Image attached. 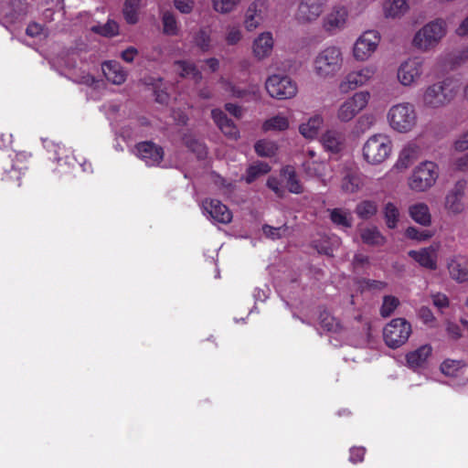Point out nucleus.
Returning a JSON list of instances; mask_svg holds the SVG:
<instances>
[{
    "mask_svg": "<svg viewBox=\"0 0 468 468\" xmlns=\"http://www.w3.org/2000/svg\"><path fill=\"white\" fill-rule=\"evenodd\" d=\"M370 98L371 94L367 90L354 92L338 106L336 119L340 122H349L367 107Z\"/></svg>",
    "mask_w": 468,
    "mask_h": 468,
    "instance_id": "nucleus-11",
    "label": "nucleus"
},
{
    "mask_svg": "<svg viewBox=\"0 0 468 468\" xmlns=\"http://www.w3.org/2000/svg\"><path fill=\"white\" fill-rule=\"evenodd\" d=\"M440 247V243H432L429 247L410 250L408 255L421 267L434 271L438 266Z\"/></svg>",
    "mask_w": 468,
    "mask_h": 468,
    "instance_id": "nucleus-20",
    "label": "nucleus"
},
{
    "mask_svg": "<svg viewBox=\"0 0 468 468\" xmlns=\"http://www.w3.org/2000/svg\"><path fill=\"white\" fill-rule=\"evenodd\" d=\"M141 0H125L123 16L127 23L135 24L138 21V11Z\"/></svg>",
    "mask_w": 468,
    "mask_h": 468,
    "instance_id": "nucleus-43",
    "label": "nucleus"
},
{
    "mask_svg": "<svg viewBox=\"0 0 468 468\" xmlns=\"http://www.w3.org/2000/svg\"><path fill=\"white\" fill-rule=\"evenodd\" d=\"M439 177V167L431 161L420 163L409 177V187L415 192H424L433 186Z\"/></svg>",
    "mask_w": 468,
    "mask_h": 468,
    "instance_id": "nucleus-7",
    "label": "nucleus"
},
{
    "mask_svg": "<svg viewBox=\"0 0 468 468\" xmlns=\"http://www.w3.org/2000/svg\"><path fill=\"white\" fill-rule=\"evenodd\" d=\"M405 235L410 239H416L418 241H424L431 238L432 233L428 230H420L415 227H409L406 229Z\"/></svg>",
    "mask_w": 468,
    "mask_h": 468,
    "instance_id": "nucleus-55",
    "label": "nucleus"
},
{
    "mask_svg": "<svg viewBox=\"0 0 468 468\" xmlns=\"http://www.w3.org/2000/svg\"><path fill=\"white\" fill-rule=\"evenodd\" d=\"M105 78L115 85L122 84L127 77V72L117 61L110 60L101 65Z\"/></svg>",
    "mask_w": 468,
    "mask_h": 468,
    "instance_id": "nucleus-26",
    "label": "nucleus"
},
{
    "mask_svg": "<svg viewBox=\"0 0 468 468\" xmlns=\"http://www.w3.org/2000/svg\"><path fill=\"white\" fill-rule=\"evenodd\" d=\"M389 127L399 133H408L415 129L418 115L415 106L407 101L392 105L387 113Z\"/></svg>",
    "mask_w": 468,
    "mask_h": 468,
    "instance_id": "nucleus-4",
    "label": "nucleus"
},
{
    "mask_svg": "<svg viewBox=\"0 0 468 468\" xmlns=\"http://www.w3.org/2000/svg\"><path fill=\"white\" fill-rule=\"evenodd\" d=\"M377 205L372 201H362L356 206V212L361 218H369L377 213Z\"/></svg>",
    "mask_w": 468,
    "mask_h": 468,
    "instance_id": "nucleus-51",
    "label": "nucleus"
},
{
    "mask_svg": "<svg viewBox=\"0 0 468 468\" xmlns=\"http://www.w3.org/2000/svg\"><path fill=\"white\" fill-rule=\"evenodd\" d=\"M411 334V325L403 318L391 320L383 330L386 344L391 348H397L407 342Z\"/></svg>",
    "mask_w": 468,
    "mask_h": 468,
    "instance_id": "nucleus-13",
    "label": "nucleus"
},
{
    "mask_svg": "<svg viewBox=\"0 0 468 468\" xmlns=\"http://www.w3.org/2000/svg\"><path fill=\"white\" fill-rule=\"evenodd\" d=\"M378 76V67L367 64L356 68L346 74L339 83V90L343 94L366 87L373 83Z\"/></svg>",
    "mask_w": 468,
    "mask_h": 468,
    "instance_id": "nucleus-5",
    "label": "nucleus"
},
{
    "mask_svg": "<svg viewBox=\"0 0 468 468\" xmlns=\"http://www.w3.org/2000/svg\"><path fill=\"white\" fill-rule=\"evenodd\" d=\"M201 209L203 215L214 223L228 224L232 219L231 211L218 199H205Z\"/></svg>",
    "mask_w": 468,
    "mask_h": 468,
    "instance_id": "nucleus-17",
    "label": "nucleus"
},
{
    "mask_svg": "<svg viewBox=\"0 0 468 468\" xmlns=\"http://www.w3.org/2000/svg\"><path fill=\"white\" fill-rule=\"evenodd\" d=\"M432 347L430 345H423L414 351L407 354L406 360L409 367L413 370L422 367L431 356Z\"/></svg>",
    "mask_w": 468,
    "mask_h": 468,
    "instance_id": "nucleus-27",
    "label": "nucleus"
},
{
    "mask_svg": "<svg viewBox=\"0 0 468 468\" xmlns=\"http://www.w3.org/2000/svg\"><path fill=\"white\" fill-rule=\"evenodd\" d=\"M319 324L321 327L330 333H341L342 326L339 322L328 312H323L319 315Z\"/></svg>",
    "mask_w": 468,
    "mask_h": 468,
    "instance_id": "nucleus-42",
    "label": "nucleus"
},
{
    "mask_svg": "<svg viewBox=\"0 0 468 468\" xmlns=\"http://www.w3.org/2000/svg\"><path fill=\"white\" fill-rule=\"evenodd\" d=\"M303 168L308 177H315L323 182L325 181L327 165L324 162L306 160L303 163Z\"/></svg>",
    "mask_w": 468,
    "mask_h": 468,
    "instance_id": "nucleus-36",
    "label": "nucleus"
},
{
    "mask_svg": "<svg viewBox=\"0 0 468 468\" xmlns=\"http://www.w3.org/2000/svg\"><path fill=\"white\" fill-rule=\"evenodd\" d=\"M138 55L137 48L133 47H129L125 50H123L121 54V58L127 63H131L133 61L135 57Z\"/></svg>",
    "mask_w": 468,
    "mask_h": 468,
    "instance_id": "nucleus-63",
    "label": "nucleus"
},
{
    "mask_svg": "<svg viewBox=\"0 0 468 468\" xmlns=\"http://www.w3.org/2000/svg\"><path fill=\"white\" fill-rule=\"evenodd\" d=\"M91 30L103 37H111L119 34V25L114 20L109 19L103 25L93 26Z\"/></svg>",
    "mask_w": 468,
    "mask_h": 468,
    "instance_id": "nucleus-47",
    "label": "nucleus"
},
{
    "mask_svg": "<svg viewBox=\"0 0 468 468\" xmlns=\"http://www.w3.org/2000/svg\"><path fill=\"white\" fill-rule=\"evenodd\" d=\"M186 144L199 159L207 155V147L199 140L196 138H186Z\"/></svg>",
    "mask_w": 468,
    "mask_h": 468,
    "instance_id": "nucleus-53",
    "label": "nucleus"
},
{
    "mask_svg": "<svg viewBox=\"0 0 468 468\" xmlns=\"http://www.w3.org/2000/svg\"><path fill=\"white\" fill-rule=\"evenodd\" d=\"M330 218L334 224L342 229H347L352 226V214L348 210L334 208L330 211Z\"/></svg>",
    "mask_w": 468,
    "mask_h": 468,
    "instance_id": "nucleus-40",
    "label": "nucleus"
},
{
    "mask_svg": "<svg viewBox=\"0 0 468 468\" xmlns=\"http://www.w3.org/2000/svg\"><path fill=\"white\" fill-rule=\"evenodd\" d=\"M262 231L266 237L271 238V239H276L285 234L287 227L282 226L279 228H273L269 225H264L262 227Z\"/></svg>",
    "mask_w": 468,
    "mask_h": 468,
    "instance_id": "nucleus-57",
    "label": "nucleus"
},
{
    "mask_svg": "<svg viewBox=\"0 0 468 468\" xmlns=\"http://www.w3.org/2000/svg\"><path fill=\"white\" fill-rule=\"evenodd\" d=\"M133 153L148 166L159 165L164 157L163 148L150 141L137 144Z\"/></svg>",
    "mask_w": 468,
    "mask_h": 468,
    "instance_id": "nucleus-18",
    "label": "nucleus"
},
{
    "mask_svg": "<svg viewBox=\"0 0 468 468\" xmlns=\"http://www.w3.org/2000/svg\"><path fill=\"white\" fill-rule=\"evenodd\" d=\"M267 5L263 0L253 1L247 8L244 17V26L250 32L259 27L265 20Z\"/></svg>",
    "mask_w": 468,
    "mask_h": 468,
    "instance_id": "nucleus-21",
    "label": "nucleus"
},
{
    "mask_svg": "<svg viewBox=\"0 0 468 468\" xmlns=\"http://www.w3.org/2000/svg\"><path fill=\"white\" fill-rule=\"evenodd\" d=\"M326 0H300L293 18L300 25L312 24L324 12Z\"/></svg>",
    "mask_w": 468,
    "mask_h": 468,
    "instance_id": "nucleus-15",
    "label": "nucleus"
},
{
    "mask_svg": "<svg viewBox=\"0 0 468 468\" xmlns=\"http://www.w3.org/2000/svg\"><path fill=\"white\" fill-rule=\"evenodd\" d=\"M464 366L462 360L446 359L441 365V371L445 376L454 377L463 370Z\"/></svg>",
    "mask_w": 468,
    "mask_h": 468,
    "instance_id": "nucleus-45",
    "label": "nucleus"
},
{
    "mask_svg": "<svg viewBox=\"0 0 468 468\" xmlns=\"http://www.w3.org/2000/svg\"><path fill=\"white\" fill-rule=\"evenodd\" d=\"M242 0H212L213 9L221 15L229 14L237 9Z\"/></svg>",
    "mask_w": 468,
    "mask_h": 468,
    "instance_id": "nucleus-44",
    "label": "nucleus"
},
{
    "mask_svg": "<svg viewBox=\"0 0 468 468\" xmlns=\"http://www.w3.org/2000/svg\"><path fill=\"white\" fill-rule=\"evenodd\" d=\"M453 167L460 172H468V153L459 156L453 161Z\"/></svg>",
    "mask_w": 468,
    "mask_h": 468,
    "instance_id": "nucleus-60",
    "label": "nucleus"
},
{
    "mask_svg": "<svg viewBox=\"0 0 468 468\" xmlns=\"http://www.w3.org/2000/svg\"><path fill=\"white\" fill-rule=\"evenodd\" d=\"M282 176L285 179L287 187L291 193L301 194L303 192V186L300 183L293 167H284L282 171Z\"/></svg>",
    "mask_w": 468,
    "mask_h": 468,
    "instance_id": "nucleus-39",
    "label": "nucleus"
},
{
    "mask_svg": "<svg viewBox=\"0 0 468 468\" xmlns=\"http://www.w3.org/2000/svg\"><path fill=\"white\" fill-rule=\"evenodd\" d=\"M344 56L337 46H328L317 52L312 68L314 74L320 80L335 77L343 68Z\"/></svg>",
    "mask_w": 468,
    "mask_h": 468,
    "instance_id": "nucleus-1",
    "label": "nucleus"
},
{
    "mask_svg": "<svg viewBox=\"0 0 468 468\" xmlns=\"http://www.w3.org/2000/svg\"><path fill=\"white\" fill-rule=\"evenodd\" d=\"M212 118L220 131L228 137L231 139H237L239 136V130L231 120L218 109L213 110Z\"/></svg>",
    "mask_w": 468,
    "mask_h": 468,
    "instance_id": "nucleus-29",
    "label": "nucleus"
},
{
    "mask_svg": "<svg viewBox=\"0 0 468 468\" xmlns=\"http://www.w3.org/2000/svg\"><path fill=\"white\" fill-rule=\"evenodd\" d=\"M164 32L166 35L175 36L178 32L177 22L175 16L169 12H165L162 16Z\"/></svg>",
    "mask_w": 468,
    "mask_h": 468,
    "instance_id": "nucleus-52",
    "label": "nucleus"
},
{
    "mask_svg": "<svg viewBox=\"0 0 468 468\" xmlns=\"http://www.w3.org/2000/svg\"><path fill=\"white\" fill-rule=\"evenodd\" d=\"M361 239L364 243L373 246L383 245L386 241L385 237L376 227L366 228L361 230Z\"/></svg>",
    "mask_w": 468,
    "mask_h": 468,
    "instance_id": "nucleus-41",
    "label": "nucleus"
},
{
    "mask_svg": "<svg viewBox=\"0 0 468 468\" xmlns=\"http://www.w3.org/2000/svg\"><path fill=\"white\" fill-rule=\"evenodd\" d=\"M456 94L448 80L428 86L422 94V105L427 109H438L447 105Z\"/></svg>",
    "mask_w": 468,
    "mask_h": 468,
    "instance_id": "nucleus-10",
    "label": "nucleus"
},
{
    "mask_svg": "<svg viewBox=\"0 0 468 468\" xmlns=\"http://www.w3.org/2000/svg\"><path fill=\"white\" fill-rule=\"evenodd\" d=\"M410 217L418 224L428 227L431 223V215L427 204L416 203L409 207Z\"/></svg>",
    "mask_w": 468,
    "mask_h": 468,
    "instance_id": "nucleus-32",
    "label": "nucleus"
},
{
    "mask_svg": "<svg viewBox=\"0 0 468 468\" xmlns=\"http://www.w3.org/2000/svg\"><path fill=\"white\" fill-rule=\"evenodd\" d=\"M425 72V58L420 56L410 57L403 60L397 69V80L405 88L419 84Z\"/></svg>",
    "mask_w": 468,
    "mask_h": 468,
    "instance_id": "nucleus-8",
    "label": "nucleus"
},
{
    "mask_svg": "<svg viewBox=\"0 0 468 468\" xmlns=\"http://www.w3.org/2000/svg\"><path fill=\"white\" fill-rule=\"evenodd\" d=\"M419 315L426 324H431L435 320L433 314L427 307H421L419 311Z\"/></svg>",
    "mask_w": 468,
    "mask_h": 468,
    "instance_id": "nucleus-64",
    "label": "nucleus"
},
{
    "mask_svg": "<svg viewBox=\"0 0 468 468\" xmlns=\"http://www.w3.org/2000/svg\"><path fill=\"white\" fill-rule=\"evenodd\" d=\"M348 11L343 5H336L324 17L323 28L330 33L335 34L342 30L347 21Z\"/></svg>",
    "mask_w": 468,
    "mask_h": 468,
    "instance_id": "nucleus-22",
    "label": "nucleus"
},
{
    "mask_svg": "<svg viewBox=\"0 0 468 468\" xmlns=\"http://www.w3.org/2000/svg\"><path fill=\"white\" fill-rule=\"evenodd\" d=\"M243 38V32L239 23H229L224 28V40L229 46L238 45Z\"/></svg>",
    "mask_w": 468,
    "mask_h": 468,
    "instance_id": "nucleus-38",
    "label": "nucleus"
},
{
    "mask_svg": "<svg viewBox=\"0 0 468 468\" xmlns=\"http://www.w3.org/2000/svg\"><path fill=\"white\" fill-rule=\"evenodd\" d=\"M446 33V22L441 18H437L420 27L414 34L411 44L420 52H430L440 44Z\"/></svg>",
    "mask_w": 468,
    "mask_h": 468,
    "instance_id": "nucleus-3",
    "label": "nucleus"
},
{
    "mask_svg": "<svg viewBox=\"0 0 468 468\" xmlns=\"http://www.w3.org/2000/svg\"><path fill=\"white\" fill-rule=\"evenodd\" d=\"M24 169H25V166H23V165H13L11 166L10 170L5 171L3 180H5V181L14 180V181L17 182V186H20L19 180L21 178V176L23 175Z\"/></svg>",
    "mask_w": 468,
    "mask_h": 468,
    "instance_id": "nucleus-56",
    "label": "nucleus"
},
{
    "mask_svg": "<svg viewBox=\"0 0 468 468\" xmlns=\"http://www.w3.org/2000/svg\"><path fill=\"white\" fill-rule=\"evenodd\" d=\"M290 126V120L285 114L279 112L267 120L261 125L263 132H284Z\"/></svg>",
    "mask_w": 468,
    "mask_h": 468,
    "instance_id": "nucleus-34",
    "label": "nucleus"
},
{
    "mask_svg": "<svg viewBox=\"0 0 468 468\" xmlns=\"http://www.w3.org/2000/svg\"><path fill=\"white\" fill-rule=\"evenodd\" d=\"M278 147L276 144L269 140H260L255 144L256 153L264 157L273 156Z\"/></svg>",
    "mask_w": 468,
    "mask_h": 468,
    "instance_id": "nucleus-49",
    "label": "nucleus"
},
{
    "mask_svg": "<svg viewBox=\"0 0 468 468\" xmlns=\"http://www.w3.org/2000/svg\"><path fill=\"white\" fill-rule=\"evenodd\" d=\"M175 7L183 14H189L194 7V0H175Z\"/></svg>",
    "mask_w": 468,
    "mask_h": 468,
    "instance_id": "nucleus-59",
    "label": "nucleus"
},
{
    "mask_svg": "<svg viewBox=\"0 0 468 468\" xmlns=\"http://www.w3.org/2000/svg\"><path fill=\"white\" fill-rule=\"evenodd\" d=\"M366 449L363 447H353L350 449L349 461L356 463L363 461Z\"/></svg>",
    "mask_w": 468,
    "mask_h": 468,
    "instance_id": "nucleus-61",
    "label": "nucleus"
},
{
    "mask_svg": "<svg viewBox=\"0 0 468 468\" xmlns=\"http://www.w3.org/2000/svg\"><path fill=\"white\" fill-rule=\"evenodd\" d=\"M454 149L458 152H464L468 149V131L462 134L454 143Z\"/></svg>",
    "mask_w": 468,
    "mask_h": 468,
    "instance_id": "nucleus-62",
    "label": "nucleus"
},
{
    "mask_svg": "<svg viewBox=\"0 0 468 468\" xmlns=\"http://www.w3.org/2000/svg\"><path fill=\"white\" fill-rule=\"evenodd\" d=\"M392 141L385 133H376L370 136L363 146V157L371 165L383 163L391 154Z\"/></svg>",
    "mask_w": 468,
    "mask_h": 468,
    "instance_id": "nucleus-6",
    "label": "nucleus"
},
{
    "mask_svg": "<svg viewBox=\"0 0 468 468\" xmlns=\"http://www.w3.org/2000/svg\"><path fill=\"white\" fill-rule=\"evenodd\" d=\"M447 266L450 276L453 280L459 282H463L468 280V258L466 256H452L450 258Z\"/></svg>",
    "mask_w": 468,
    "mask_h": 468,
    "instance_id": "nucleus-25",
    "label": "nucleus"
},
{
    "mask_svg": "<svg viewBox=\"0 0 468 468\" xmlns=\"http://www.w3.org/2000/svg\"><path fill=\"white\" fill-rule=\"evenodd\" d=\"M468 207V182L462 178L447 191L443 207L449 216L463 214Z\"/></svg>",
    "mask_w": 468,
    "mask_h": 468,
    "instance_id": "nucleus-9",
    "label": "nucleus"
},
{
    "mask_svg": "<svg viewBox=\"0 0 468 468\" xmlns=\"http://www.w3.org/2000/svg\"><path fill=\"white\" fill-rule=\"evenodd\" d=\"M324 125V117L321 114L311 116L306 122L299 126V133L306 139L313 140L317 137L318 133Z\"/></svg>",
    "mask_w": 468,
    "mask_h": 468,
    "instance_id": "nucleus-31",
    "label": "nucleus"
},
{
    "mask_svg": "<svg viewBox=\"0 0 468 468\" xmlns=\"http://www.w3.org/2000/svg\"><path fill=\"white\" fill-rule=\"evenodd\" d=\"M362 186L363 179L361 175L357 171L348 168L341 181L340 186L342 191L346 194H354L358 192Z\"/></svg>",
    "mask_w": 468,
    "mask_h": 468,
    "instance_id": "nucleus-30",
    "label": "nucleus"
},
{
    "mask_svg": "<svg viewBox=\"0 0 468 468\" xmlns=\"http://www.w3.org/2000/svg\"><path fill=\"white\" fill-rule=\"evenodd\" d=\"M175 70L183 78H189L195 82H198L202 79L201 72L196 66L186 60H177L174 64Z\"/></svg>",
    "mask_w": 468,
    "mask_h": 468,
    "instance_id": "nucleus-37",
    "label": "nucleus"
},
{
    "mask_svg": "<svg viewBox=\"0 0 468 468\" xmlns=\"http://www.w3.org/2000/svg\"><path fill=\"white\" fill-rule=\"evenodd\" d=\"M409 8L407 0H385L382 5L383 16L388 19L400 18Z\"/></svg>",
    "mask_w": 468,
    "mask_h": 468,
    "instance_id": "nucleus-28",
    "label": "nucleus"
},
{
    "mask_svg": "<svg viewBox=\"0 0 468 468\" xmlns=\"http://www.w3.org/2000/svg\"><path fill=\"white\" fill-rule=\"evenodd\" d=\"M194 43L202 51L210 50L212 48L210 33L205 28L199 29L194 37Z\"/></svg>",
    "mask_w": 468,
    "mask_h": 468,
    "instance_id": "nucleus-50",
    "label": "nucleus"
},
{
    "mask_svg": "<svg viewBox=\"0 0 468 468\" xmlns=\"http://www.w3.org/2000/svg\"><path fill=\"white\" fill-rule=\"evenodd\" d=\"M269 95L277 100L293 98L298 90L297 84L290 77L280 74L270 76L265 83Z\"/></svg>",
    "mask_w": 468,
    "mask_h": 468,
    "instance_id": "nucleus-12",
    "label": "nucleus"
},
{
    "mask_svg": "<svg viewBox=\"0 0 468 468\" xmlns=\"http://www.w3.org/2000/svg\"><path fill=\"white\" fill-rule=\"evenodd\" d=\"M48 150L52 153L53 158L58 164V173L67 174L70 169L79 165L83 172H90L91 165L88 162L78 163L74 156L69 154V150L59 144L49 143L46 145Z\"/></svg>",
    "mask_w": 468,
    "mask_h": 468,
    "instance_id": "nucleus-16",
    "label": "nucleus"
},
{
    "mask_svg": "<svg viewBox=\"0 0 468 468\" xmlns=\"http://www.w3.org/2000/svg\"><path fill=\"white\" fill-rule=\"evenodd\" d=\"M438 59L445 67H456L468 59V47L441 54Z\"/></svg>",
    "mask_w": 468,
    "mask_h": 468,
    "instance_id": "nucleus-35",
    "label": "nucleus"
},
{
    "mask_svg": "<svg viewBox=\"0 0 468 468\" xmlns=\"http://www.w3.org/2000/svg\"><path fill=\"white\" fill-rule=\"evenodd\" d=\"M220 82L225 87V90L233 97L243 98L247 94L246 90L233 86L230 82H228L223 79L220 80Z\"/></svg>",
    "mask_w": 468,
    "mask_h": 468,
    "instance_id": "nucleus-58",
    "label": "nucleus"
},
{
    "mask_svg": "<svg viewBox=\"0 0 468 468\" xmlns=\"http://www.w3.org/2000/svg\"><path fill=\"white\" fill-rule=\"evenodd\" d=\"M399 303V301L398 298L390 295L385 296L380 309L381 315L384 317L389 316L398 307Z\"/></svg>",
    "mask_w": 468,
    "mask_h": 468,
    "instance_id": "nucleus-54",
    "label": "nucleus"
},
{
    "mask_svg": "<svg viewBox=\"0 0 468 468\" xmlns=\"http://www.w3.org/2000/svg\"><path fill=\"white\" fill-rule=\"evenodd\" d=\"M384 217L388 228L395 229L399 218V210L398 207L391 202L387 203L384 207Z\"/></svg>",
    "mask_w": 468,
    "mask_h": 468,
    "instance_id": "nucleus-48",
    "label": "nucleus"
},
{
    "mask_svg": "<svg viewBox=\"0 0 468 468\" xmlns=\"http://www.w3.org/2000/svg\"><path fill=\"white\" fill-rule=\"evenodd\" d=\"M56 64L60 68V74L66 76L73 82L90 87L94 86L95 88H99L103 84L90 75L88 64L80 60L79 55L74 52L58 58Z\"/></svg>",
    "mask_w": 468,
    "mask_h": 468,
    "instance_id": "nucleus-2",
    "label": "nucleus"
},
{
    "mask_svg": "<svg viewBox=\"0 0 468 468\" xmlns=\"http://www.w3.org/2000/svg\"><path fill=\"white\" fill-rule=\"evenodd\" d=\"M320 143L326 152L339 154L345 149L346 136L338 130L330 129L322 134Z\"/></svg>",
    "mask_w": 468,
    "mask_h": 468,
    "instance_id": "nucleus-23",
    "label": "nucleus"
},
{
    "mask_svg": "<svg viewBox=\"0 0 468 468\" xmlns=\"http://www.w3.org/2000/svg\"><path fill=\"white\" fill-rule=\"evenodd\" d=\"M27 12L25 0H13L10 4L0 7V20L5 26L21 19Z\"/></svg>",
    "mask_w": 468,
    "mask_h": 468,
    "instance_id": "nucleus-24",
    "label": "nucleus"
},
{
    "mask_svg": "<svg viewBox=\"0 0 468 468\" xmlns=\"http://www.w3.org/2000/svg\"><path fill=\"white\" fill-rule=\"evenodd\" d=\"M270 170L271 167L267 163L257 162L248 168L245 180L250 184L253 182L258 176L267 174Z\"/></svg>",
    "mask_w": 468,
    "mask_h": 468,
    "instance_id": "nucleus-46",
    "label": "nucleus"
},
{
    "mask_svg": "<svg viewBox=\"0 0 468 468\" xmlns=\"http://www.w3.org/2000/svg\"><path fill=\"white\" fill-rule=\"evenodd\" d=\"M275 40L271 31L258 34L251 43V54L258 61L269 58L274 49Z\"/></svg>",
    "mask_w": 468,
    "mask_h": 468,
    "instance_id": "nucleus-19",
    "label": "nucleus"
},
{
    "mask_svg": "<svg viewBox=\"0 0 468 468\" xmlns=\"http://www.w3.org/2000/svg\"><path fill=\"white\" fill-rule=\"evenodd\" d=\"M420 149L415 143L407 144L400 151L397 166L401 169L408 168L420 156Z\"/></svg>",
    "mask_w": 468,
    "mask_h": 468,
    "instance_id": "nucleus-33",
    "label": "nucleus"
},
{
    "mask_svg": "<svg viewBox=\"0 0 468 468\" xmlns=\"http://www.w3.org/2000/svg\"><path fill=\"white\" fill-rule=\"evenodd\" d=\"M380 39V34L377 30H367L363 32L354 44V58L359 62L369 59L377 50Z\"/></svg>",
    "mask_w": 468,
    "mask_h": 468,
    "instance_id": "nucleus-14",
    "label": "nucleus"
}]
</instances>
